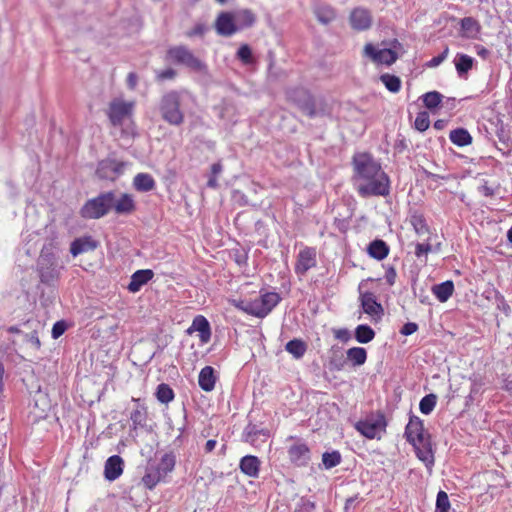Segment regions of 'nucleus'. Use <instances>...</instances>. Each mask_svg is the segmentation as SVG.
I'll return each instance as SVG.
<instances>
[{
    "label": "nucleus",
    "instance_id": "nucleus-26",
    "mask_svg": "<svg viewBox=\"0 0 512 512\" xmlns=\"http://www.w3.org/2000/svg\"><path fill=\"white\" fill-rule=\"evenodd\" d=\"M112 209L119 215L131 214L136 209L133 196L128 193H123L117 200L114 196Z\"/></svg>",
    "mask_w": 512,
    "mask_h": 512
},
{
    "label": "nucleus",
    "instance_id": "nucleus-25",
    "mask_svg": "<svg viewBox=\"0 0 512 512\" xmlns=\"http://www.w3.org/2000/svg\"><path fill=\"white\" fill-rule=\"evenodd\" d=\"M260 466L261 461L254 455H245L239 462L240 471L250 478H257L259 476Z\"/></svg>",
    "mask_w": 512,
    "mask_h": 512
},
{
    "label": "nucleus",
    "instance_id": "nucleus-22",
    "mask_svg": "<svg viewBox=\"0 0 512 512\" xmlns=\"http://www.w3.org/2000/svg\"><path fill=\"white\" fill-rule=\"evenodd\" d=\"M167 60L177 64H198L193 54L185 46H175L168 50Z\"/></svg>",
    "mask_w": 512,
    "mask_h": 512
},
{
    "label": "nucleus",
    "instance_id": "nucleus-12",
    "mask_svg": "<svg viewBox=\"0 0 512 512\" xmlns=\"http://www.w3.org/2000/svg\"><path fill=\"white\" fill-rule=\"evenodd\" d=\"M127 165V162L107 158L98 163L96 175L102 180H115L124 173Z\"/></svg>",
    "mask_w": 512,
    "mask_h": 512
},
{
    "label": "nucleus",
    "instance_id": "nucleus-2",
    "mask_svg": "<svg viewBox=\"0 0 512 512\" xmlns=\"http://www.w3.org/2000/svg\"><path fill=\"white\" fill-rule=\"evenodd\" d=\"M134 103L121 98L113 99L107 109V117L113 127H121L123 136H134L133 122Z\"/></svg>",
    "mask_w": 512,
    "mask_h": 512
},
{
    "label": "nucleus",
    "instance_id": "nucleus-47",
    "mask_svg": "<svg viewBox=\"0 0 512 512\" xmlns=\"http://www.w3.org/2000/svg\"><path fill=\"white\" fill-rule=\"evenodd\" d=\"M437 404V395L430 393L425 395L419 403L420 412L424 415H429L435 409Z\"/></svg>",
    "mask_w": 512,
    "mask_h": 512
},
{
    "label": "nucleus",
    "instance_id": "nucleus-51",
    "mask_svg": "<svg viewBox=\"0 0 512 512\" xmlns=\"http://www.w3.org/2000/svg\"><path fill=\"white\" fill-rule=\"evenodd\" d=\"M223 166L221 162L213 163L211 166V172L207 181V187L215 189L218 187V175L222 172Z\"/></svg>",
    "mask_w": 512,
    "mask_h": 512
},
{
    "label": "nucleus",
    "instance_id": "nucleus-54",
    "mask_svg": "<svg viewBox=\"0 0 512 512\" xmlns=\"http://www.w3.org/2000/svg\"><path fill=\"white\" fill-rule=\"evenodd\" d=\"M238 59L244 64L252 61V50L248 44H242L237 51Z\"/></svg>",
    "mask_w": 512,
    "mask_h": 512
},
{
    "label": "nucleus",
    "instance_id": "nucleus-64",
    "mask_svg": "<svg viewBox=\"0 0 512 512\" xmlns=\"http://www.w3.org/2000/svg\"><path fill=\"white\" fill-rule=\"evenodd\" d=\"M448 52H449V49L448 47H446L442 53H440L439 55L433 57L431 60H429L427 62V64H441L443 61L446 60L447 58V55H448Z\"/></svg>",
    "mask_w": 512,
    "mask_h": 512
},
{
    "label": "nucleus",
    "instance_id": "nucleus-31",
    "mask_svg": "<svg viewBox=\"0 0 512 512\" xmlns=\"http://www.w3.org/2000/svg\"><path fill=\"white\" fill-rule=\"evenodd\" d=\"M389 251V246L384 240L381 239H375L371 241L367 247L368 255L378 261L385 259L388 256Z\"/></svg>",
    "mask_w": 512,
    "mask_h": 512
},
{
    "label": "nucleus",
    "instance_id": "nucleus-28",
    "mask_svg": "<svg viewBox=\"0 0 512 512\" xmlns=\"http://www.w3.org/2000/svg\"><path fill=\"white\" fill-rule=\"evenodd\" d=\"M154 276V273L150 269H141L134 272L131 276L130 283L128 284V290L132 293L138 292L142 286L147 284Z\"/></svg>",
    "mask_w": 512,
    "mask_h": 512
},
{
    "label": "nucleus",
    "instance_id": "nucleus-60",
    "mask_svg": "<svg viewBox=\"0 0 512 512\" xmlns=\"http://www.w3.org/2000/svg\"><path fill=\"white\" fill-rule=\"evenodd\" d=\"M397 277V272L394 266L388 265L385 267V279L389 286H393L395 284Z\"/></svg>",
    "mask_w": 512,
    "mask_h": 512
},
{
    "label": "nucleus",
    "instance_id": "nucleus-37",
    "mask_svg": "<svg viewBox=\"0 0 512 512\" xmlns=\"http://www.w3.org/2000/svg\"><path fill=\"white\" fill-rule=\"evenodd\" d=\"M162 479H164V476L159 470H157L154 465H148L142 477V483L147 489L152 490Z\"/></svg>",
    "mask_w": 512,
    "mask_h": 512
},
{
    "label": "nucleus",
    "instance_id": "nucleus-6",
    "mask_svg": "<svg viewBox=\"0 0 512 512\" xmlns=\"http://www.w3.org/2000/svg\"><path fill=\"white\" fill-rule=\"evenodd\" d=\"M113 197L114 191H107L87 200L80 209L81 217L84 219H100L104 217L112 209Z\"/></svg>",
    "mask_w": 512,
    "mask_h": 512
},
{
    "label": "nucleus",
    "instance_id": "nucleus-49",
    "mask_svg": "<svg viewBox=\"0 0 512 512\" xmlns=\"http://www.w3.org/2000/svg\"><path fill=\"white\" fill-rule=\"evenodd\" d=\"M468 380L470 381L471 386H470V393L467 398L469 400H473L474 395L480 393V389L484 385V380L480 375L475 374V373L470 375L468 377Z\"/></svg>",
    "mask_w": 512,
    "mask_h": 512
},
{
    "label": "nucleus",
    "instance_id": "nucleus-30",
    "mask_svg": "<svg viewBox=\"0 0 512 512\" xmlns=\"http://www.w3.org/2000/svg\"><path fill=\"white\" fill-rule=\"evenodd\" d=\"M491 125L495 127V134L498 137L501 144L503 145V147L498 148V150L502 152V155H508L510 152L509 130L504 125L503 121L500 119H497L495 122H491Z\"/></svg>",
    "mask_w": 512,
    "mask_h": 512
},
{
    "label": "nucleus",
    "instance_id": "nucleus-19",
    "mask_svg": "<svg viewBox=\"0 0 512 512\" xmlns=\"http://www.w3.org/2000/svg\"><path fill=\"white\" fill-rule=\"evenodd\" d=\"M134 409L130 413V420L132 422L131 430H138L145 428L147 425V407L140 398H132Z\"/></svg>",
    "mask_w": 512,
    "mask_h": 512
},
{
    "label": "nucleus",
    "instance_id": "nucleus-62",
    "mask_svg": "<svg viewBox=\"0 0 512 512\" xmlns=\"http://www.w3.org/2000/svg\"><path fill=\"white\" fill-rule=\"evenodd\" d=\"M25 340L29 341L36 349H39L41 346L38 332L36 330L30 334H25Z\"/></svg>",
    "mask_w": 512,
    "mask_h": 512
},
{
    "label": "nucleus",
    "instance_id": "nucleus-59",
    "mask_svg": "<svg viewBox=\"0 0 512 512\" xmlns=\"http://www.w3.org/2000/svg\"><path fill=\"white\" fill-rule=\"evenodd\" d=\"M233 259L239 266H245L248 261V253L244 250L237 249L234 251Z\"/></svg>",
    "mask_w": 512,
    "mask_h": 512
},
{
    "label": "nucleus",
    "instance_id": "nucleus-15",
    "mask_svg": "<svg viewBox=\"0 0 512 512\" xmlns=\"http://www.w3.org/2000/svg\"><path fill=\"white\" fill-rule=\"evenodd\" d=\"M271 436L269 429L260 427L249 422L242 434L243 440L254 447H260L268 441Z\"/></svg>",
    "mask_w": 512,
    "mask_h": 512
},
{
    "label": "nucleus",
    "instance_id": "nucleus-16",
    "mask_svg": "<svg viewBox=\"0 0 512 512\" xmlns=\"http://www.w3.org/2000/svg\"><path fill=\"white\" fill-rule=\"evenodd\" d=\"M316 249L314 247H305L299 251L294 266V271L298 276H304L311 268L317 265Z\"/></svg>",
    "mask_w": 512,
    "mask_h": 512
},
{
    "label": "nucleus",
    "instance_id": "nucleus-5",
    "mask_svg": "<svg viewBox=\"0 0 512 512\" xmlns=\"http://www.w3.org/2000/svg\"><path fill=\"white\" fill-rule=\"evenodd\" d=\"M159 111L162 119L170 125L180 126L184 122L180 94L176 91H170L162 96Z\"/></svg>",
    "mask_w": 512,
    "mask_h": 512
},
{
    "label": "nucleus",
    "instance_id": "nucleus-34",
    "mask_svg": "<svg viewBox=\"0 0 512 512\" xmlns=\"http://www.w3.org/2000/svg\"><path fill=\"white\" fill-rule=\"evenodd\" d=\"M454 292V283L452 280H446L432 287V293L441 303L446 302Z\"/></svg>",
    "mask_w": 512,
    "mask_h": 512
},
{
    "label": "nucleus",
    "instance_id": "nucleus-3",
    "mask_svg": "<svg viewBox=\"0 0 512 512\" xmlns=\"http://www.w3.org/2000/svg\"><path fill=\"white\" fill-rule=\"evenodd\" d=\"M403 53V46L396 39L389 46L385 42L380 45L367 43L363 49L364 56L376 64H393Z\"/></svg>",
    "mask_w": 512,
    "mask_h": 512
},
{
    "label": "nucleus",
    "instance_id": "nucleus-57",
    "mask_svg": "<svg viewBox=\"0 0 512 512\" xmlns=\"http://www.w3.org/2000/svg\"><path fill=\"white\" fill-rule=\"evenodd\" d=\"M175 75H176V71L171 67H168L164 70L157 71V73H156L157 79L162 82L173 79L175 77Z\"/></svg>",
    "mask_w": 512,
    "mask_h": 512
},
{
    "label": "nucleus",
    "instance_id": "nucleus-40",
    "mask_svg": "<svg viewBox=\"0 0 512 512\" xmlns=\"http://www.w3.org/2000/svg\"><path fill=\"white\" fill-rule=\"evenodd\" d=\"M346 352L348 362L354 367L363 365L367 360V351L363 347H352Z\"/></svg>",
    "mask_w": 512,
    "mask_h": 512
},
{
    "label": "nucleus",
    "instance_id": "nucleus-56",
    "mask_svg": "<svg viewBox=\"0 0 512 512\" xmlns=\"http://www.w3.org/2000/svg\"><path fill=\"white\" fill-rule=\"evenodd\" d=\"M67 330V323L64 320L57 321L54 323L51 331L53 339H58Z\"/></svg>",
    "mask_w": 512,
    "mask_h": 512
},
{
    "label": "nucleus",
    "instance_id": "nucleus-50",
    "mask_svg": "<svg viewBox=\"0 0 512 512\" xmlns=\"http://www.w3.org/2000/svg\"><path fill=\"white\" fill-rule=\"evenodd\" d=\"M430 126V117L428 112L426 111H420L417 113L415 121H414V128L418 130L419 132L426 131Z\"/></svg>",
    "mask_w": 512,
    "mask_h": 512
},
{
    "label": "nucleus",
    "instance_id": "nucleus-7",
    "mask_svg": "<svg viewBox=\"0 0 512 512\" xmlns=\"http://www.w3.org/2000/svg\"><path fill=\"white\" fill-rule=\"evenodd\" d=\"M281 301V296L277 292H265L252 301L247 302L243 310L249 315L264 318L266 317Z\"/></svg>",
    "mask_w": 512,
    "mask_h": 512
},
{
    "label": "nucleus",
    "instance_id": "nucleus-4",
    "mask_svg": "<svg viewBox=\"0 0 512 512\" xmlns=\"http://www.w3.org/2000/svg\"><path fill=\"white\" fill-rule=\"evenodd\" d=\"M60 268L52 248L43 246L36 266L40 282L49 286L54 284L59 279Z\"/></svg>",
    "mask_w": 512,
    "mask_h": 512
},
{
    "label": "nucleus",
    "instance_id": "nucleus-32",
    "mask_svg": "<svg viewBox=\"0 0 512 512\" xmlns=\"http://www.w3.org/2000/svg\"><path fill=\"white\" fill-rule=\"evenodd\" d=\"M235 15L236 25L239 31L252 27L256 22V15L250 9L232 11Z\"/></svg>",
    "mask_w": 512,
    "mask_h": 512
},
{
    "label": "nucleus",
    "instance_id": "nucleus-38",
    "mask_svg": "<svg viewBox=\"0 0 512 512\" xmlns=\"http://www.w3.org/2000/svg\"><path fill=\"white\" fill-rule=\"evenodd\" d=\"M176 464V456L173 452H168L162 455L158 464L154 467L164 476V478L174 470Z\"/></svg>",
    "mask_w": 512,
    "mask_h": 512
},
{
    "label": "nucleus",
    "instance_id": "nucleus-10",
    "mask_svg": "<svg viewBox=\"0 0 512 512\" xmlns=\"http://www.w3.org/2000/svg\"><path fill=\"white\" fill-rule=\"evenodd\" d=\"M288 440L294 441L287 449L291 464L296 467H306L311 460V450L308 444L296 436H289Z\"/></svg>",
    "mask_w": 512,
    "mask_h": 512
},
{
    "label": "nucleus",
    "instance_id": "nucleus-23",
    "mask_svg": "<svg viewBox=\"0 0 512 512\" xmlns=\"http://www.w3.org/2000/svg\"><path fill=\"white\" fill-rule=\"evenodd\" d=\"M199 332L200 341L207 343L211 339V327L209 321L203 315H197L194 317L191 326L187 329V333Z\"/></svg>",
    "mask_w": 512,
    "mask_h": 512
},
{
    "label": "nucleus",
    "instance_id": "nucleus-1",
    "mask_svg": "<svg viewBox=\"0 0 512 512\" xmlns=\"http://www.w3.org/2000/svg\"><path fill=\"white\" fill-rule=\"evenodd\" d=\"M355 190L362 198L386 197L390 194V179L368 152H358L352 157Z\"/></svg>",
    "mask_w": 512,
    "mask_h": 512
},
{
    "label": "nucleus",
    "instance_id": "nucleus-61",
    "mask_svg": "<svg viewBox=\"0 0 512 512\" xmlns=\"http://www.w3.org/2000/svg\"><path fill=\"white\" fill-rule=\"evenodd\" d=\"M418 330V324L415 322H407L405 323L401 329L400 334L403 336H409L415 333Z\"/></svg>",
    "mask_w": 512,
    "mask_h": 512
},
{
    "label": "nucleus",
    "instance_id": "nucleus-48",
    "mask_svg": "<svg viewBox=\"0 0 512 512\" xmlns=\"http://www.w3.org/2000/svg\"><path fill=\"white\" fill-rule=\"evenodd\" d=\"M316 503L307 496H302L296 503L294 512H315Z\"/></svg>",
    "mask_w": 512,
    "mask_h": 512
},
{
    "label": "nucleus",
    "instance_id": "nucleus-55",
    "mask_svg": "<svg viewBox=\"0 0 512 512\" xmlns=\"http://www.w3.org/2000/svg\"><path fill=\"white\" fill-rule=\"evenodd\" d=\"M433 251V246L429 243V241L424 243H416L415 245V256L420 259L423 256H427L428 253Z\"/></svg>",
    "mask_w": 512,
    "mask_h": 512
},
{
    "label": "nucleus",
    "instance_id": "nucleus-17",
    "mask_svg": "<svg viewBox=\"0 0 512 512\" xmlns=\"http://www.w3.org/2000/svg\"><path fill=\"white\" fill-rule=\"evenodd\" d=\"M373 17L371 11L364 7H355L349 14V24L353 30L365 31L372 26Z\"/></svg>",
    "mask_w": 512,
    "mask_h": 512
},
{
    "label": "nucleus",
    "instance_id": "nucleus-41",
    "mask_svg": "<svg viewBox=\"0 0 512 512\" xmlns=\"http://www.w3.org/2000/svg\"><path fill=\"white\" fill-rule=\"evenodd\" d=\"M285 350L295 359H300L307 351V345L302 339H292L285 345Z\"/></svg>",
    "mask_w": 512,
    "mask_h": 512
},
{
    "label": "nucleus",
    "instance_id": "nucleus-27",
    "mask_svg": "<svg viewBox=\"0 0 512 512\" xmlns=\"http://www.w3.org/2000/svg\"><path fill=\"white\" fill-rule=\"evenodd\" d=\"M408 217L409 223L417 235L421 236L423 234L430 233V227L421 211L417 209H410Z\"/></svg>",
    "mask_w": 512,
    "mask_h": 512
},
{
    "label": "nucleus",
    "instance_id": "nucleus-20",
    "mask_svg": "<svg viewBox=\"0 0 512 512\" xmlns=\"http://www.w3.org/2000/svg\"><path fill=\"white\" fill-rule=\"evenodd\" d=\"M98 245V241L90 235L78 237L71 242L70 253L73 257H77L80 254L94 251Z\"/></svg>",
    "mask_w": 512,
    "mask_h": 512
},
{
    "label": "nucleus",
    "instance_id": "nucleus-11",
    "mask_svg": "<svg viewBox=\"0 0 512 512\" xmlns=\"http://www.w3.org/2000/svg\"><path fill=\"white\" fill-rule=\"evenodd\" d=\"M359 301L363 313L370 316L374 323H379L382 320L384 309L373 292L362 291L359 286Z\"/></svg>",
    "mask_w": 512,
    "mask_h": 512
},
{
    "label": "nucleus",
    "instance_id": "nucleus-44",
    "mask_svg": "<svg viewBox=\"0 0 512 512\" xmlns=\"http://www.w3.org/2000/svg\"><path fill=\"white\" fill-rule=\"evenodd\" d=\"M379 79L389 92L398 93L400 91L401 80L398 76L389 73H383L380 75Z\"/></svg>",
    "mask_w": 512,
    "mask_h": 512
},
{
    "label": "nucleus",
    "instance_id": "nucleus-36",
    "mask_svg": "<svg viewBox=\"0 0 512 512\" xmlns=\"http://www.w3.org/2000/svg\"><path fill=\"white\" fill-rule=\"evenodd\" d=\"M449 139L454 145L458 147L468 146L472 143V136L465 128H456L451 130Z\"/></svg>",
    "mask_w": 512,
    "mask_h": 512
},
{
    "label": "nucleus",
    "instance_id": "nucleus-14",
    "mask_svg": "<svg viewBox=\"0 0 512 512\" xmlns=\"http://www.w3.org/2000/svg\"><path fill=\"white\" fill-rule=\"evenodd\" d=\"M427 435L428 434L425 433L423 420L411 414L404 431L406 441L412 446H416L417 443L423 442V440L427 438Z\"/></svg>",
    "mask_w": 512,
    "mask_h": 512
},
{
    "label": "nucleus",
    "instance_id": "nucleus-42",
    "mask_svg": "<svg viewBox=\"0 0 512 512\" xmlns=\"http://www.w3.org/2000/svg\"><path fill=\"white\" fill-rule=\"evenodd\" d=\"M354 337L357 342L366 344L375 337V331L367 324H360L355 328Z\"/></svg>",
    "mask_w": 512,
    "mask_h": 512
},
{
    "label": "nucleus",
    "instance_id": "nucleus-53",
    "mask_svg": "<svg viewBox=\"0 0 512 512\" xmlns=\"http://www.w3.org/2000/svg\"><path fill=\"white\" fill-rule=\"evenodd\" d=\"M495 302L497 309L503 312L505 316L509 317L512 314L511 306L499 291L495 292Z\"/></svg>",
    "mask_w": 512,
    "mask_h": 512
},
{
    "label": "nucleus",
    "instance_id": "nucleus-29",
    "mask_svg": "<svg viewBox=\"0 0 512 512\" xmlns=\"http://www.w3.org/2000/svg\"><path fill=\"white\" fill-rule=\"evenodd\" d=\"M214 373V368L211 366H205L200 370L198 384L203 391L210 392L215 388L216 376Z\"/></svg>",
    "mask_w": 512,
    "mask_h": 512
},
{
    "label": "nucleus",
    "instance_id": "nucleus-35",
    "mask_svg": "<svg viewBox=\"0 0 512 512\" xmlns=\"http://www.w3.org/2000/svg\"><path fill=\"white\" fill-rule=\"evenodd\" d=\"M133 186L139 192H149L156 187V182L150 174L138 173L133 179Z\"/></svg>",
    "mask_w": 512,
    "mask_h": 512
},
{
    "label": "nucleus",
    "instance_id": "nucleus-45",
    "mask_svg": "<svg viewBox=\"0 0 512 512\" xmlns=\"http://www.w3.org/2000/svg\"><path fill=\"white\" fill-rule=\"evenodd\" d=\"M155 395L162 404H168L175 397L173 389L166 383H161L157 386Z\"/></svg>",
    "mask_w": 512,
    "mask_h": 512
},
{
    "label": "nucleus",
    "instance_id": "nucleus-58",
    "mask_svg": "<svg viewBox=\"0 0 512 512\" xmlns=\"http://www.w3.org/2000/svg\"><path fill=\"white\" fill-rule=\"evenodd\" d=\"M360 495L357 493L346 499L344 512H354L356 505L359 503Z\"/></svg>",
    "mask_w": 512,
    "mask_h": 512
},
{
    "label": "nucleus",
    "instance_id": "nucleus-43",
    "mask_svg": "<svg viewBox=\"0 0 512 512\" xmlns=\"http://www.w3.org/2000/svg\"><path fill=\"white\" fill-rule=\"evenodd\" d=\"M424 106L434 110L442 105L444 96L438 91H429L421 96Z\"/></svg>",
    "mask_w": 512,
    "mask_h": 512
},
{
    "label": "nucleus",
    "instance_id": "nucleus-21",
    "mask_svg": "<svg viewBox=\"0 0 512 512\" xmlns=\"http://www.w3.org/2000/svg\"><path fill=\"white\" fill-rule=\"evenodd\" d=\"M124 468V461L119 455L110 456L104 465V477L106 480L112 482L118 479Z\"/></svg>",
    "mask_w": 512,
    "mask_h": 512
},
{
    "label": "nucleus",
    "instance_id": "nucleus-8",
    "mask_svg": "<svg viewBox=\"0 0 512 512\" xmlns=\"http://www.w3.org/2000/svg\"><path fill=\"white\" fill-rule=\"evenodd\" d=\"M285 95L289 102L296 105L307 116L310 118L316 116L315 99L308 89L304 87L289 88Z\"/></svg>",
    "mask_w": 512,
    "mask_h": 512
},
{
    "label": "nucleus",
    "instance_id": "nucleus-33",
    "mask_svg": "<svg viewBox=\"0 0 512 512\" xmlns=\"http://www.w3.org/2000/svg\"><path fill=\"white\" fill-rule=\"evenodd\" d=\"M347 363V353L345 354L340 347H333L329 356L330 369L334 371H342Z\"/></svg>",
    "mask_w": 512,
    "mask_h": 512
},
{
    "label": "nucleus",
    "instance_id": "nucleus-39",
    "mask_svg": "<svg viewBox=\"0 0 512 512\" xmlns=\"http://www.w3.org/2000/svg\"><path fill=\"white\" fill-rule=\"evenodd\" d=\"M314 14L317 20L324 24H330L336 19V11L330 5H320L315 8Z\"/></svg>",
    "mask_w": 512,
    "mask_h": 512
},
{
    "label": "nucleus",
    "instance_id": "nucleus-46",
    "mask_svg": "<svg viewBox=\"0 0 512 512\" xmlns=\"http://www.w3.org/2000/svg\"><path fill=\"white\" fill-rule=\"evenodd\" d=\"M342 461L341 453L338 450L324 452L322 454V465L326 470H330L338 466Z\"/></svg>",
    "mask_w": 512,
    "mask_h": 512
},
{
    "label": "nucleus",
    "instance_id": "nucleus-24",
    "mask_svg": "<svg viewBox=\"0 0 512 512\" xmlns=\"http://www.w3.org/2000/svg\"><path fill=\"white\" fill-rule=\"evenodd\" d=\"M417 458L422 461L426 467L431 468L434 465V453L432 450L430 435L421 443H417L413 446Z\"/></svg>",
    "mask_w": 512,
    "mask_h": 512
},
{
    "label": "nucleus",
    "instance_id": "nucleus-52",
    "mask_svg": "<svg viewBox=\"0 0 512 512\" xmlns=\"http://www.w3.org/2000/svg\"><path fill=\"white\" fill-rule=\"evenodd\" d=\"M450 501L447 493L440 490L436 498L435 512H449Z\"/></svg>",
    "mask_w": 512,
    "mask_h": 512
},
{
    "label": "nucleus",
    "instance_id": "nucleus-9",
    "mask_svg": "<svg viewBox=\"0 0 512 512\" xmlns=\"http://www.w3.org/2000/svg\"><path fill=\"white\" fill-rule=\"evenodd\" d=\"M385 416L379 413L376 416H368L355 424L356 430L368 439L380 438V434L386 429Z\"/></svg>",
    "mask_w": 512,
    "mask_h": 512
},
{
    "label": "nucleus",
    "instance_id": "nucleus-18",
    "mask_svg": "<svg viewBox=\"0 0 512 512\" xmlns=\"http://www.w3.org/2000/svg\"><path fill=\"white\" fill-rule=\"evenodd\" d=\"M460 28L458 34L461 38L469 40L480 39L482 26L479 20L473 17H464L459 22Z\"/></svg>",
    "mask_w": 512,
    "mask_h": 512
},
{
    "label": "nucleus",
    "instance_id": "nucleus-13",
    "mask_svg": "<svg viewBox=\"0 0 512 512\" xmlns=\"http://www.w3.org/2000/svg\"><path fill=\"white\" fill-rule=\"evenodd\" d=\"M214 28L216 33L223 37H231L239 31L232 11L220 12L215 19Z\"/></svg>",
    "mask_w": 512,
    "mask_h": 512
},
{
    "label": "nucleus",
    "instance_id": "nucleus-63",
    "mask_svg": "<svg viewBox=\"0 0 512 512\" xmlns=\"http://www.w3.org/2000/svg\"><path fill=\"white\" fill-rule=\"evenodd\" d=\"M206 31L207 27L204 24H197L187 33V35L189 37L203 36Z\"/></svg>",
    "mask_w": 512,
    "mask_h": 512
}]
</instances>
